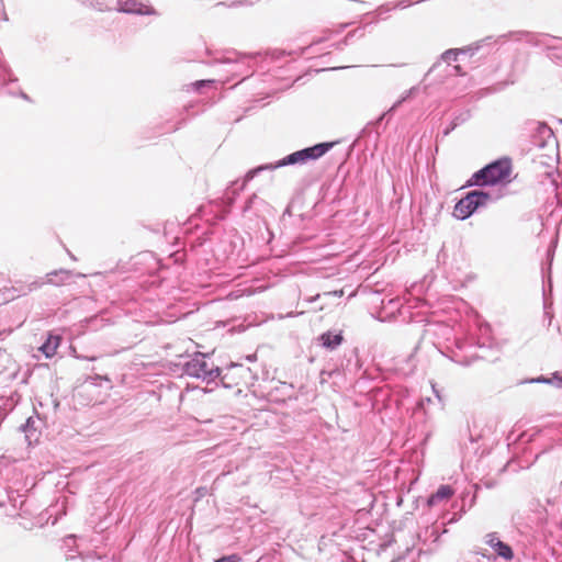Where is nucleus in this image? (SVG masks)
<instances>
[{
	"instance_id": "2",
	"label": "nucleus",
	"mask_w": 562,
	"mask_h": 562,
	"mask_svg": "<svg viewBox=\"0 0 562 562\" xmlns=\"http://www.w3.org/2000/svg\"><path fill=\"white\" fill-rule=\"evenodd\" d=\"M335 143H321L315 146L304 148L302 150L294 151L283 159L279 160L273 168L286 166V165H294V164H304L307 160H314L323 155H325Z\"/></svg>"
},
{
	"instance_id": "11",
	"label": "nucleus",
	"mask_w": 562,
	"mask_h": 562,
	"mask_svg": "<svg viewBox=\"0 0 562 562\" xmlns=\"http://www.w3.org/2000/svg\"><path fill=\"white\" fill-rule=\"evenodd\" d=\"M490 539H488V544L493 548V544H496V541L498 540L496 537H494L493 535H490L488 536Z\"/></svg>"
},
{
	"instance_id": "4",
	"label": "nucleus",
	"mask_w": 562,
	"mask_h": 562,
	"mask_svg": "<svg viewBox=\"0 0 562 562\" xmlns=\"http://www.w3.org/2000/svg\"><path fill=\"white\" fill-rule=\"evenodd\" d=\"M119 10L125 13H135L143 15H154L156 10L148 4L142 3L139 0H119Z\"/></svg>"
},
{
	"instance_id": "9",
	"label": "nucleus",
	"mask_w": 562,
	"mask_h": 562,
	"mask_svg": "<svg viewBox=\"0 0 562 562\" xmlns=\"http://www.w3.org/2000/svg\"><path fill=\"white\" fill-rule=\"evenodd\" d=\"M459 56L458 50L449 49L442 54V59L447 61L448 64L452 61H457Z\"/></svg>"
},
{
	"instance_id": "10",
	"label": "nucleus",
	"mask_w": 562,
	"mask_h": 562,
	"mask_svg": "<svg viewBox=\"0 0 562 562\" xmlns=\"http://www.w3.org/2000/svg\"><path fill=\"white\" fill-rule=\"evenodd\" d=\"M241 559L238 554H231L220 559H216L214 562H240Z\"/></svg>"
},
{
	"instance_id": "12",
	"label": "nucleus",
	"mask_w": 562,
	"mask_h": 562,
	"mask_svg": "<svg viewBox=\"0 0 562 562\" xmlns=\"http://www.w3.org/2000/svg\"><path fill=\"white\" fill-rule=\"evenodd\" d=\"M454 70H456L457 75H459V76L465 75V72L462 70L461 66H459V65L454 66Z\"/></svg>"
},
{
	"instance_id": "7",
	"label": "nucleus",
	"mask_w": 562,
	"mask_h": 562,
	"mask_svg": "<svg viewBox=\"0 0 562 562\" xmlns=\"http://www.w3.org/2000/svg\"><path fill=\"white\" fill-rule=\"evenodd\" d=\"M60 345V337L49 335L46 341L40 347V350L46 356V358L53 357Z\"/></svg>"
},
{
	"instance_id": "3",
	"label": "nucleus",
	"mask_w": 562,
	"mask_h": 562,
	"mask_svg": "<svg viewBox=\"0 0 562 562\" xmlns=\"http://www.w3.org/2000/svg\"><path fill=\"white\" fill-rule=\"evenodd\" d=\"M490 195L483 191L474 190L462 198L454 206L456 217L464 220L469 217L480 205H484Z\"/></svg>"
},
{
	"instance_id": "5",
	"label": "nucleus",
	"mask_w": 562,
	"mask_h": 562,
	"mask_svg": "<svg viewBox=\"0 0 562 562\" xmlns=\"http://www.w3.org/2000/svg\"><path fill=\"white\" fill-rule=\"evenodd\" d=\"M454 494V490L450 485H440L436 493L430 495L427 501L429 507L436 506L442 502L449 501Z\"/></svg>"
},
{
	"instance_id": "8",
	"label": "nucleus",
	"mask_w": 562,
	"mask_h": 562,
	"mask_svg": "<svg viewBox=\"0 0 562 562\" xmlns=\"http://www.w3.org/2000/svg\"><path fill=\"white\" fill-rule=\"evenodd\" d=\"M493 549L497 552V554L506 560L513 559V550L512 548L504 543L501 540L496 541V544H493Z\"/></svg>"
},
{
	"instance_id": "1",
	"label": "nucleus",
	"mask_w": 562,
	"mask_h": 562,
	"mask_svg": "<svg viewBox=\"0 0 562 562\" xmlns=\"http://www.w3.org/2000/svg\"><path fill=\"white\" fill-rule=\"evenodd\" d=\"M512 173V161L509 159H499L475 172L469 183L471 186H487L498 182L509 181Z\"/></svg>"
},
{
	"instance_id": "6",
	"label": "nucleus",
	"mask_w": 562,
	"mask_h": 562,
	"mask_svg": "<svg viewBox=\"0 0 562 562\" xmlns=\"http://www.w3.org/2000/svg\"><path fill=\"white\" fill-rule=\"evenodd\" d=\"M318 340L324 348L334 350L342 344L344 336H342L341 331H339L337 334H333L331 331H326L318 337Z\"/></svg>"
}]
</instances>
